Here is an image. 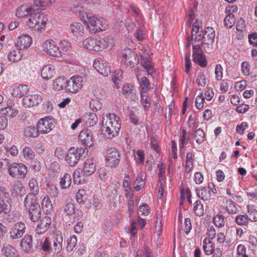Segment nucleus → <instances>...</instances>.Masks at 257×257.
<instances>
[{
  "label": "nucleus",
  "instance_id": "obj_1",
  "mask_svg": "<svg viewBox=\"0 0 257 257\" xmlns=\"http://www.w3.org/2000/svg\"><path fill=\"white\" fill-rule=\"evenodd\" d=\"M120 127L121 123L118 117L113 113L106 114L103 122L102 131L107 138L112 139L116 137Z\"/></svg>",
  "mask_w": 257,
  "mask_h": 257
},
{
  "label": "nucleus",
  "instance_id": "obj_2",
  "mask_svg": "<svg viewBox=\"0 0 257 257\" xmlns=\"http://www.w3.org/2000/svg\"><path fill=\"white\" fill-rule=\"evenodd\" d=\"M50 3V0H34V4L30 7L25 5L20 6L17 10L16 15L18 18L29 16L34 12L45 10Z\"/></svg>",
  "mask_w": 257,
  "mask_h": 257
},
{
  "label": "nucleus",
  "instance_id": "obj_3",
  "mask_svg": "<svg viewBox=\"0 0 257 257\" xmlns=\"http://www.w3.org/2000/svg\"><path fill=\"white\" fill-rule=\"evenodd\" d=\"M81 19L93 33L105 30L108 27L105 19L99 18L90 13L86 14V17H82Z\"/></svg>",
  "mask_w": 257,
  "mask_h": 257
},
{
  "label": "nucleus",
  "instance_id": "obj_4",
  "mask_svg": "<svg viewBox=\"0 0 257 257\" xmlns=\"http://www.w3.org/2000/svg\"><path fill=\"white\" fill-rule=\"evenodd\" d=\"M9 174L13 178L24 179L28 172L26 165L22 163H13L8 168Z\"/></svg>",
  "mask_w": 257,
  "mask_h": 257
},
{
  "label": "nucleus",
  "instance_id": "obj_5",
  "mask_svg": "<svg viewBox=\"0 0 257 257\" xmlns=\"http://www.w3.org/2000/svg\"><path fill=\"white\" fill-rule=\"evenodd\" d=\"M121 61L125 65L134 67L138 63L137 54L132 49L125 48L121 53Z\"/></svg>",
  "mask_w": 257,
  "mask_h": 257
},
{
  "label": "nucleus",
  "instance_id": "obj_6",
  "mask_svg": "<svg viewBox=\"0 0 257 257\" xmlns=\"http://www.w3.org/2000/svg\"><path fill=\"white\" fill-rule=\"evenodd\" d=\"M193 60L202 67L207 66V62L205 54L199 44H193Z\"/></svg>",
  "mask_w": 257,
  "mask_h": 257
},
{
  "label": "nucleus",
  "instance_id": "obj_7",
  "mask_svg": "<svg viewBox=\"0 0 257 257\" xmlns=\"http://www.w3.org/2000/svg\"><path fill=\"white\" fill-rule=\"evenodd\" d=\"M105 160L110 167L116 168L119 164L120 155L114 147H108L106 151Z\"/></svg>",
  "mask_w": 257,
  "mask_h": 257
},
{
  "label": "nucleus",
  "instance_id": "obj_8",
  "mask_svg": "<svg viewBox=\"0 0 257 257\" xmlns=\"http://www.w3.org/2000/svg\"><path fill=\"white\" fill-rule=\"evenodd\" d=\"M26 225L22 222H18L11 228L8 236L10 239L16 240L20 238L25 232Z\"/></svg>",
  "mask_w": 257,
  "mask_h": 257
},
{
  "label": "nucleus",
  "instance_id": "obj_9",
  "mask_svg": "<svg viewBox=\"0 0 257 257\" xmlns=\"http://www.w3.org/2000/svg\"><path fill=\"white\" fill-rule=\"evenodd\" d=\"M82 78L79 76H74L67 81L66 90L72 93L77 92L82 87Z\"/></svg>",
  "mask_w": 257,
  "mask_h": 257
},
{
  "label": "nucleus",
  "instance_id": "obj_10",
  "mask_svg": "<svg viewBox=\"0 0 257 257\" xmlns=\"http://www.w3.org/2000/svg\"><path fill=\"white\" fill-rule=\"evenodd\" d=\"M40 133L47 134L52 131L55 126L53 121L48 117L41 118L37 125Z\"/></svg>",
  "mask_w": 257,
  "mask_h": 257
},
{
  "label": "nucleus",
  "instance_id": "obj_11",
  "mask_svg": "<svg viewBox=\"0 0 257 257\" xmlns=\"http://www.w3.org/2000/svg\"><path fill=\"white\" fill-rule=\"evenodd\" d=\"M44 48L47 53L51 56L57 57L62 56V52L59 47L56 45V43L53 40H47L45 41Z\"/></svg>",
  "mask_w": 257,
  "mask_h": 257
},
{
  "label": "nucleus",
  "instance_id": "obj_12",
  "mask_svg": "<svg viewBox=\"0 0 257 257\" xmlns=\"http://www.w3.org/2000/svg\"><path fill=\"white\" fill-rule=\"evenodd\" d=\"M93 66L100 74L104 76H108L111 72L110 66L103 60H95Z\"/></svg>",
  "mask_w": 257,
  "mask_h": 257
},
{
  "label": "nucleus",
  "instance_id": "obj_13",
  "mask_svg": "<svg viewBox=\"0 0 257 257\" xmlns=\"http://www.w3.org/2000/svg\"><path fill=\"white\" fill-rule=\"evenodd\" d=\"M24 205L27 208H28L29 212L31 211L32 210H36L38 208H41L39 200L37 197L33 195L28 194L24 200Z\"/></svg>",
  "mask_w": 257,
  "mask_h": 257
},
{
  "label": "nucleus",
  "instance_id": "obj_14",
  "mask_svg": "<svg viewBox=\"0 0 257 257\" xmlns=\"http://www.w3.org/2000/svg\"><path fill=\"white\" fill-rule=\"evenodd\" d=\"M213 187L214 185L210 183L207 187H204L200 189L196 188L195 191L197 196L204 201L209 200L211 196V192H214L212 190Z\"/></svg>",
  "mask_w": 257,
  "mask_h": 257
},
{
  "label": "nucleus",
  "instance_id": "obj_15",
  "mask_svg": "<svg viewBox=\"0 0 257 257\" xmlns=\"http://www.w3.org/2000/svg\"><path fill=\"white\" fill-rule=\"evenodd\" d=\"M78 137L82 144L86 146H92L93 138L92 133L90 130L87 129L82 130Z\"/></svg>",
  "mask_w": 257,
  "mask_h": 257
},
{
  "label": "nucleus",
  "instance_id": "obj_16",
  "mask_svg": "<svg viewBox=\"0 0 257 257\" xmlns=\"http://www.w3.org/2000/svg\"><path fill=\"white\" fill-rule=\"evenodd\" d=\"M81 150L77 149L75 150L70 149L69 151V154L66 158V160L71 166L76 165L79 160L81 156Z\"/></svg>",
  "mask_w": 257,
  "mask_h": 257
},
{
  "label": "nucleus",
  "instance_id": "obj_17",
  "mask_svg": "<svg viewBox=\"0 0 257 257\" xmlns=\"http://www.w3.org/2000/svg\"><path fill=\"white\" fill-rule=\"evenodd\" d=\"M41 96L38 94H33L25 96L23 98V104L26 107H32L41 102Z\"/></svg>",
  "mask_w": 257,
  "mask_h": 257
},
{
  "label": "nucleus",
  "instance_id": "obj_18",
  "mask_svg": "<svg viewBox=\"0 0 257 257\" xmlns=\"http://www.w3.org/2000/svg\"><path fill=\"white\" fill-rule=\"evenodd\" d=\"M215 36V31L213 28L207 27L205 30L204 36L201 44H206L209 46L212 45Z\"/></svg>",
  "mask_w": 257,
  "mask_h": 257
},
{
  "label": "nucleus",
  "instance_id": "obj_19",
  "mask_svg": "<svg viewBox=\"0 0 257 257\" xmlns=\"http://www.w3.org/2000/svg\"><path fill=\"white\" fill-rule=\"evenodd\" d=\"M68 31L74 38L82 37L84 33L83 26L80 23L77 22L71 24Z\"/></svg>",
  "mask_w": 257,
  "mask_h": 257
},
{
  "label": "nucleus",
  "instance_id": "obj_20",
  "mask_svg": "<svg viewBox=\"0 0 257 257\" xmlns=\"http://www.w3.org/2000/svg\"><path fill=\"white\" fill-rule=\"evenodd\" d=\"M32 43V38L28 34H23L18 37L16 45L21 49L29 47Z\"/></svg>",
  "mask_w": 257,
  "mask_h": 257
},
{
  "label": "nucleus",
  "instance_id": "obj_21",
  "mask_svg": "<svg viewBox=\"0 0 257 257\" xmlns=\"http://www.w3.org/2000/svg\"><path fill=\"white\" fill-rule=\"evenodd\" d=\"M51 223V218L49 216L43 217L38 224L37 232L39 233H43L46 231L49 228Z\"/></svg>",
  "mask_w": 257,
  "mask_h": 257
},
{
  "label": "nucleus",
  "instance_id": "obj_22",
  "mask_svg": "<svg viewBox=\"0 0 257 257\" xmlns=\"http://www.w3.org/2000/svg\"><path fill=\"white\" fill-rule=\"evenodd\" d=\"M96 170V165L92 160L88 159L84 162L83 171L86 176L92 174Z\"/></svg>",
  "mask_w": 257,
  "mask_h": 257
},
{
  "label": "nucleus",
  "instance_id": "obj_23",
  "mask_svg": "<svg viewBox=\"0 0 257 257\" xmlns=\"http://www.w3.org/2000/svg\"><path fill=\"white\" fill-rule=\"evenodd\" d=\"M32 239V235H26L21 240V246L25 252H29L31 251L33 246Z\"/></svg>",
  "mask_w": 257,
  "mask_h": 257
},
{
  "label": "nucleus",
  "instance_id": "obj_24",
  "mask_svg": "<svg viewBox=\"0 0 257 257\" xmlns=\"http://www.w3.org/2000/svg\"><path fill=\"white\" fill-rule=\"evenodd\" d=\"M55 73L54 66L47 65L43 67L41 71V75L43 79L49 80L52 78Z\"/></svg>",
  "mask_w": 257,
  "mask_h": 257
},
{
  "label": "nucleus",
  "instance_id": "obj_25",
  "mask_svg": "<svg viewBox=\"0 0 257 257\" xmlns=\"http://www.w3.org/2000/svg\"><path fill=\"white\" fill-rule=\"evenodd\" d=\"M134 86L131 84H124L122 88V94L126 97H129L132 100H135L137 96L133 91Z\"/></svg>",
  "mask_w": 257,
  "mask_h": 257
},
{
  "label": "nucleus",
  "instance_id": "obj_26",
  "mask_svg": "<svg viewBox=\"0 0 257 257\" xmlns=\"http://www.w3.org/2000/svg\"><path fill=\"white\" fill-rule=\"evenodd\" d=\"M4 255L6 257H18V252L12 245L7 244L3 248Z\"/></svg>",
  "mask_w": 257,
  "mask_h": 257
},
{
  "label": "nucleus",
  "instance_id": "obj_27",
  "mask_svg": "<svg viewBox=\"0 0 257 257\" xmlns=\"http://www.w3.org/2000/svg\"><path fill=\"white\" fill-rule=\"evenodd\" d=\"M145 177L146 175L144 173H140L134 182L135 189L139 191L141 190L145 184Z\"/></svg>",
  "mask_w": 257,
  "mask_h": 257
},
{
  "label": "nucleus",
  "instance_id": "obj_28",
  "mask_svg": "<svg viewBox=\"0 0 257 257\" xmlns=\"http://www.w3.org/2000/svg\"><path fill=\"white\" fill-rule=\"evenodd\" d=\"M67 81L64 77H59L57 78L54 81L53 84V88L55 90L60 91L64 88L66 89L67 85Z\"/></svg>",
  "mask_w": 257,
  "mask_h": 257
},
{
  "label": "nucleus",
  "instance_id": "obj_29",
  "mask_svg": "<svg viewBox=\"0 0 257 257\" xmlns=\"http://www.w3.org/2000/svg\"><path fill=\"white\" fill-rule=\"evenodd\" d=\"M48 20V16L44 14L39 13L38 18L37 19L38 26L37 30L39 32H42L44 28L47 24Z\"/></svg>",
  "mask_w": 257,
  "mask_h": 257
},
{
  "label": "nucleus",
  "instance_id": "obj_30",
  "mask_svg": "<svg viewBox=\"0 0 257 257\" xmlns=\"http://www.w3.org/2000/svg\"><path fill=\"white\" fill-rule=\"evenodd\" d=\"M29 190L31 192L29 194L36 196L39 192V187L37 180L35 178L31 179L29 183Z\"/></svg>",
  "mask_w": 257,
  "mask_h": 257
},
{
  "label": "nucleus",
  "instance_id": "obj_31",
  "mask_svg": "<svg viewBox=\"0 0 257 257\" xmlns=\"http://www.w3.org/2000/svg\"><path fill=\"white\" fill-rule=\"evenodd\" d=\"M137 78L140 84L141 93H147L150 90V83L149 80L146 77H142L140 80L138 76Z\"/></svg>",
  "mask_w": 257,
  "mask_h": 257
},
{
  "label": "nucleus",
  "instance_id": "obj_32",
  "mask_svg": "<svg viewBox=\"0 0 257 257\" xmlns=\"http://www.w3.org/2000/svg\"><path fill=\"white\" fill-rule=\"evenodd\" d=\"M142 63L144 68L147 70L148 76L153 77V73L154 72V68L150 59L148 58H143L142 59Z\"/></svg>",
  "mask_w": 257,
  "mask_h": 257
},
{
  "label": "nucleus",
  "instance_id": "obj_33",
  "mask_svg": "<svg viewBox=\"0 0 257 257\" xmlns=\"http://www.w3.org/2000/svg\"><path fill=\"white\" fill-rule=\"evenodd\" d=\"M8 57L10 61L16 62L22 58V55L20 49H16V50L10 51Z\"/></svg>",
  "mask_w": 257,
  "mask_h": 257
},
{
  "label": "nucleus",
  "instance_id": "obj_34",
  "mask_svg": "<svg viewBox=\"0 0 257 257\" xmlns=\"http://www.w3.org/2000/svg\"><path fill=\"white\" fill-rule=\"evenodd\" d=\"M123 78V72L121 70H116L112 76V80L116 88H119Z\"/></svg>",
  "mask_w": 257,
  "mask_h": 257
},
{
  "label": "nucleus",
  "instance_id": "obj_35",
  "mask_svg": "<svg viewBox=\"0 0 257 257\" xmlns=\"http://www.w3.org/2000/svg\"><path fill=\"white\" fill-rule=\"evenodd\" d=\"M63 237L61 235L57 234L53 240V247L55 251L60 252L62 248Z\"/></svg>",
  "mask_w": 257,
  "mask_h": 257
},
{
  "label": "nucleus",
  "instance_id": "obj_36",
  "mask_svg": "<svg viewBox=\"0 0 257 257\" xmlns=\"http://www.w3.org/2000/svg\"><path fill=\"white\" fill-rule=\"evenodd\" d=\"M71 177L70 174L65 173L63 177L60 178V184L62 189H66L70 186Z\"/></svg>",
  "mask_w": 257,
  "mask_h": 257
},
{
  "label": "nucleus",
  "instance_id": "obj_37",
  "mask_svg": "<svg viewBox=\"0 0 257 257\" xmlns=\"http://www.w3.org/2000/svg\"><path fill=\"white\" fill-rule=\"evenodd\" d=\"M40 11L34 12V14H31L30 18L27 22V25L30 28H35L38 25L37 19L38 18Z\"/></svg>",
  "mask_w": 257,
  "mask_h": 257
},
{
  "label": "nucleus",
  "instance_id": "obj_38",
  "mask_svg": "<svg viewBox=\"0 0 257 257\" xmlns=\"http://www.w3.org/2000/svg\"><path fill=\"white\" fill-rule=\"evenodd\" d=\"M42 208L46 212H50L52 210L53 206L50 197L46 195L42 199L41 203Z\"/></svg>",
  "mask_w": 257,
  "mask_h": 257
},
{
  "label": "nucleus",
  "instance_id": "obj_39",
  "mask_svg": "<svg viewBox=\"0 0 257 257\" xmlns=\"http://www.w3.org/2000/svg\"><path fill=\"white\" fill-rule=\"evenodd\" d=\"M9 193L4 187H0V201L5 203L11 204Z\"/></svg>",
  "mask_w": 257,
  "mask_h": 257
},
{
  "label": "nucleus",
  "instance_id": "obj_40",
  "mask_svg": "<svg viewBox=\"0 0 257 257\" xmlns=\"http://www.w3.org/2000/svg\"><path fill=\"white\" fill-rule=\"evenodd\" d=\"M193 210L195 213L198 216H202L204 213V208L203 204L199 200L194 203Z\"/></svg>",
  "mask_w": 257,
  "mask_h": 257
},
{
  "label": "nucleus",
  "instance_id": "obj_41",
  "mask_svg": "<svg viewBox=\"0 0 257 257\" xmlns=\"http://www.w3.org/2000/svg\"><path fill=\"white\" fill-rule=\"evenodd\" d=\"M193 136L196 140V143L199 144H201L205 141V133L204 131L200 128L195 130Z\"/></svg>",
  "mask_w": 257,
  "mask_h": 257
},
{
  "label": "nucleus",
  "instance_id": "obj_42",
  "mask_svg": "<svg viewBox=\"0 0 257 257\" xmlns=\"http://www.w3.org/2000/svg\"><path fill=\"white\" fill-rule=\"evenodd\" d=\"M96 173L99 179L102 182H105L108 178L107 169L104 167L98 169Z\"/></svg>",
  "mask_w": 257,
  "mask_h": 257
},
{
  "label": "nucleus",
  "instance_id": "obj_43",
  "mask_svg": "<svg viewBox=\"0 0 257 257\" xmlns=\"http://www.w3.org/2000/svg\"><path fill=\"white\" fill-rule=\"evenodd\" d=\"M95 39L91 37H88L83 42L84 47L88 50H93L95 48Z\"/></svg>",
  "mask_w": 257,
  "mask_h": 257
},
{
  "label": "nucleus",
  "instance_id": "obj_44",
  "mask_svg": "<svg viewBox=\"0 0 257 257\" xmlns=\"http://www.w3.org/2000/svg\"><path fill=\"white\" fill-rule=\"evenodd\" d=\"M1 111L2 112L3 114L11 117L16 116L18 113L17 109L12 108L11 106L2 108Z\"/></svg>",
  "mask_w": 257,
  "mask_h": 257
},
{
  "label": "nucleus",
  "instance_id": "obj_45",
  "mask_svg": "<svg viewBox=\"0 0 257 257\" xmlns=\"http://www.w3.org/2000/svg\"><path fill=\"white\" fill-rule=\"evenodd\" d=\"M247 212L248 215V220L252 221H257V210L254 208L253 206L247 205Z\"/></svg>",
  "mask_w": 257,
  "mask_h": 257
},
{
  "label": "nucleus",
  "instance_id": "obj_46",
  "mask_svg": "<svg viewBox=\"0 0 257 257\" xmlns=\"http://www.w3.org/2000/svg\"><path fill=\"white\" fill-rule=\"evenodd\" d=\"M29 215L30 219L33 222L37 221L41 216V209L38 208L36 210H32L31 211L29 212Z\"/></svg>",
  "mask_w": 257,
  "mask_h": 257
},
{
  "label": "nucleus",
  "instance_id": "obj_47",
  "mask_svg": "<svg viewBox=\"0 0 257 257\" xmlns=\"http://www.w3.org/2000/svg\"><path fill=\"white\" fill-rule=\"evenodd\" d=\"M207 240V238H205L203 240V248L204 252L206 254L209 255L213 253L214 250V247L213 246L212 244H210L211 243V241L210 240H208L209 244H208L206 242Z\"/></svg>",
  "mask_w": 257,
  "mask_h": 257
},
{
  "label": "nucleus",
  "instance_id": "obj_48",
  "mask_svg": "<svg viewBox=\"0 0 257 257\" xmlns=\"http://www.w3.org/2000/svg\"><path fill=\"white\" fill-rule=\"evenodd\" d=\"M235 22L234 16L232 14L228 15L224 18V26L227 28H231L234 26Z\"/></svg>",
  "mask_w": 257,
  "mask_h": 257
},
{
  "label": "nucleus",
  "instance_id": "obj_49",
  "mask_svg": "<svg viewBox=\"0 0 257 257\" xmlns=\"http://www.w3.org/2000/svg\"><path fill=\"white\" fill-rule=\"evenodd\" d=\"M248 216L239 215L235 217V222L238 225L246 226L248 223Z\"/></svg>",
  "mask_w": 257,
  "mask_h": 257
},
{
  "label": "nucleus",
  "instance_id": "obj_50",
  "mask_svg": "<svg viewBox=\"0 0 257 257\" xmlns=\"http://www.w3.org/2000/svg\"><path fill=\"white\" fill-rule=\"evenodd\" d=\"M141 103L144 106V108L146 110H148L150 107L151 103V99L146 93L141 94Z\"/></svg>",
  "mask_w": 257,
  "mask_h": 257
},
{
  "label": "nucleus",
  "instance_id": "obj_51",
  "mask_svg": "<svg viewBox=\"0 0 257 257\" xmlns=\"http://www.w3.org/2000/svg\"><path fill=\"white\" fill-rule=\"evenodd\" d=\"M214 223L216 226H224L225 224V217L222 214L216 215L214 217Z\"/></svg>",
  "mask_w": 257,
  "mask_h": 257
},
{
  "label": "nucleus",
  "instance_id": "obj_52",
  "mask_svg": "<svg viewBox=\"0 0 257 257\" xmlns=\"http://www.w3.org/2000/svg\"><path fill=\"white\" fill-rule=\"evenodd\" d=\"M193 155L192 153H187L186 155V167L187 171L190 172L193 167Z\"/></svg>",
  "mask_w": 257,
  "mask_h": 257
},
{
  "label": "nucleus",
  "instance_id": "obj_53",
  "mask_svg": "<svg viewBox=\"0 0 257 257\" xmlns=\"http://www.w3.org/2000/svg\"><path fill=\"white\" fill-rule=\"evenodd\" d=\"M195 81L199 87H203L206 84L205 76L202 73H200L197 75Z\"/></svg>",
  "mask_w": 257,
  "mask_h": 257
},
{
  "label": "nucleus",
  "instance_id": "obj_54",
  "mask_svg": "<svg viewBox=\"0 0 257 257\" xmlns=\"http://www.w3.org/2000/svg\"><path fill=\"white\" fill-rule=\"evenodd\" d=\"M26 132L29 136L33 138L37 137L39 136V132H40L38 126L35 127L33 126H28Z\"/></svg>",
  "mask_w": 257,
  "mask_h": 257
},
{
  "label": "nucleus",
  "instance_id": "obj_55",
  "mask_svg": "<svg viewBox=\"0 0 257 257\" xmlns=\"http://www.w3.org/2000/svg\"><path fill=\"white\" fill-rule=\"evenodd\" d=\"M106 43L103 39L95 38L94 51H99L105 47Z\"/></svg>",
  "mask_w": 257,
  "mask_h": 257
},
{
  "label": "nucleus",
  "instance_id": "obj_56",
  "mask_svg": "<svg viewBox=\"0 0 257 257\" xmlns=\"http://www.w3.org/2000/svg\"><path fill=\"white\" fill-rule=\"evenodd\" d=\"M80 170H76L73 173V182L76 184H80L83 182V178L80 176Z\"/></svg>",
  "mask_w": 257,
  "mask_h": 257
},
{
  "label": "nucleus",
  "instance_id": "obj_57",
  "mask_svg": "<svg viewBox=\"0 0 257 257\" xmlns=\"http://www.w3.org/2000/svg\"><path fill=\"white\" fill-rule=\"evenodd\" d=\"M77 244V238L75 235H72L68 241L67 250L71 251L76 246Z\"/></svg>",
  "mask_w": 257,
  "mask_h": 257
},
{
  "label": "nucleus",
  "instance_id": "obj_58",
  "mask_svg": "<svg viewBox=\"0 0 257 257\" xmlns=\"http://www.w3.org/2000/svg\"><path fill=\"white\" fill-rule=\"evenodd\" d=\"M226 210L230 214H235L237 211V208L235 206V203L232 201L227 202Z\"/></svg>",
  "mask_w": 257,
  "mask_h": 257
},
{
  "label": "nucleus",
  "instance_id": "obj_59",
  "mask_svg": "<svg viewBox=\"0 0 257 257\" xmlns=\"http://www.w3.org/2000/svg\"><path fill=\"white\" fill-rule=\"evenodd\" d=\"M205 98L203 96V93H201L197 96L195 99V105L197 109H201L203 107Z\"/></svg>",
  "mask_w": 257,
  "mask_h": 257
},
{
  "label": "nucleus",
  "instance_id": "obj_60",
  "mask_svg": "<svg viewBox=\"0 0 257 257\" xmlns=\"http://www.w3.org/2000/svg\"><path fill=\"white\" fill-rule=\"evenodd\" d=\"M23 154L27 159H33L35 157V153L29 147H25L23 149Z\"/></svg>",
  "mask_w": 257,
  "mask_h": 257
},
{
  "label": "nucleus",
  "instance_id": "obj_61",
  "mask_svg": "<svg viewBox=\"0 0 257 257\" xmlns=\"http://www.w3.org/2000/svg\"><path fill=\"white\" fill-rule=\"evenodd\" d=\"M97 120L96 114L94 113H91L88 116L87 123L90 126H93L97 123Z\"/></svg>",
  "mask_w": 257,
  "mask_h": 257
},
{
  "label": "nucleus",
  "instance_id": "obj_62",
  "mask_svg": "<svg viewBox=\"0 0 257 257\" xmlns=\"http://www.w3.org/2000/svg\"><path fill=\"white\" fill-rule=\"evenodd\" d=\"M248 42L253 47H257V33H252L248 35Z\"/></svg>",
  "mask_w": 257,
  "mask_h": 257
},
{
  "label": "nucleus",
  "instance_id": "obj_63",
  "mask_svg": "<svg viewBox=\"0 0 257 257\" xmlns=\"http://www.w3.org/2000/svg\"><path fill=\"white\" fill-rule=\"evenodd\" d=\"M223 68L220 64H217L215 67V74L216 79L217 80H220L223 77Z\"/></svg>",
  "mask_w": 257,
  "mask_h": 257
},
{
  "label": "nucleus",
  "instance_id": "obj_64",
  "mask_svg": "<svg viewBox=\"0 0 257 257\" xmlns=\"http://www.w3.org/2000/svg\"><path fill=\"white\" fill-rule=\"evenodd\" d=\"M150 212V207L147 204H143L139 206L138 209L139 214H141L142 215H148Z\"/></svg>",
  "mask_w": 257,
  "mask_h": 257
}]
</instances>
